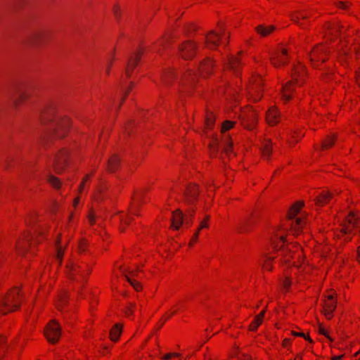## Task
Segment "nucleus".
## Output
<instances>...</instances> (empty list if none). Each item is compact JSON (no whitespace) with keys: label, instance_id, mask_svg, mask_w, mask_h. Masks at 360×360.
I'll list each match as a JSON object with an SVG mask.
<instances>
[{"label":"nucleus","instance_id":"f257e3e1","mask_svg":"<svg viewBox=\"0 0 360 360\" xmlns=\"http://www.w3.org/2000/svg\"><path fill=\"white\" fill-rule=\"evenodd\" d=\"M42 124L47 125V131L44 141H48L53 137L61 138L67 133L70 122L68 117L56 115L55 108L52 104L45 105L40 112Z\"/></svg>","mask_w":360,"mask_h":360},{"label":"nucleus","instance_id":"f03ea898","mask_svg":"<svg viewBox=\"0 0 360 360\" xmlns=\"http://www.w3.org/2000/svg\"><path fill=\"white\" fill-rule=\"evenodd\" d=\"M20 290L15 288L10 291V292L4 297L0 302V311L3 314L18 309L20 306L18 302Z\"/></svg>","mask_w":360,"mask_h":360},{"label":"nucleus","instance_id":"7ed1b4c3","mask_svg":"<svg viewBox=\"0 0 360 360\" xmlns=\"http://www.w3.org/2000/svg\"><path fill=\"white\" fill-rule=\"evenodd\" d=\"M304 206L303 201H299L295 203L290 209L288 213V217L290 220H292V227L295 234L297 233L300 229H301L304 224V221L301 218H296L295 216L299 213L300 209Z\"/></svg>","mask_w":360,"mask_h":360},{"label":"nucleus","instance_id":"20e7f679","mask_svg":"<svg viewBox=\"0 0 360 360\" xmlns=\"http://www.w3.org/2000/svg\"><path fill=\"white\" fill-rule=\"evenodd\" d=\"M60 335V327L55 320H52L47 324L44 330V335L49 342L52 344L56 343L58 341Z\"/></svg>","mask_w":360,"mask_h":360},{"label":"nucleus","instance_id":"39448f33","mask_svg":"<svg viewBox=\"0 0 360 360\" xmlns=\"http://www.w3.org/2000/svg\"><path fill=\"white\" fill-rule=\"evenodd\" d=\"M271 63L275 68L288 63V50L284 48L275 51L270 57Z\"/></svg>","mask_w":360,"mask_h":360},{"label":"nucleus","instance_id":"423d86ee","mask_svg":"<svg viewBox=\"0 0 360 360\" xmlns=\"http://www.w3.org/2000/svg\"><path fill=\"white\" fill-rule=\"evenodd\" d=\"M67 274L70 279L76 282H82L84 280V275L81 271L80 266L74 262H70L66 265Z\"/></svg>","mask_w":360,"mask_h":360},{"label":"nucleus","instance_id":"0eeeda50","mask_svg":"<svg viewBox=\"0 0 360 360\" xmlns=\"http://www.w3.org/2000/svg\"><path fill=\"white\" fill-rule=\"evenodd\" d=\"M327 55V50L321 44L316 46L311 51L309 57L311 61L314 63L315 62H324L326 60V56Z\"/></svg>","mask_w":360,"mask_h":360},{"label":"nucleus","instance_id":"6e6552de","mask_svg":"<svg viewBox=\"0 0 360 360\" xmlns=\"http://www.w3.org/2000/svg\"><path fill=\"white\" fill-rule=\"evenodd\" d=\"M262 86V78L257 75L253 78L252 84L249 88L248 93L255 101H257L261 98L260 89Z\"/></svg>","mask_w":360,"mask_h":360},{"label":"nucleus","instance_id":"1a4fd4ad","mask_svg":"<svg viewBox=\"0 0 360 360\" xmlns=\"http://www.w3.org/2000/svg\"><path fill=\"white\" fill-rule=\"evenodd\" d=\"M68 151L65 149L61 150L54 158L53 165L56 172H62L67 162Z\"/></svg>","mask_w":360,"mask_h":360},{"label":"nucleus","instance_id":"9d476101","mask_svg":"<svg viewBox=\"0 0 360 360\" xmlns=\"http://www.w3.org/2000/svg\"><path fill=\"white\" fill-rule=\"evenodd\" d=\"M224 34V29L223 27H220V34H217L213 31L210 32L205 38L207 46L210 49L217 47L221 39V36Z\"/></svg>","mask_w":360,"mask_h":360},{"label":"nucleus","instance_id":"9b49d317","mask_svg":"<svg viewBox=\"0 0 360 360\" xmlns=\"http://www.w3.org/2000/svg\"><path fill=\"white\" fill-rule=\"evenodd\" d=\"M195 49V44L191 41H186L179 47V52L182 58L190 59L194 56Z\"/></svg>","mask_w":360,"mask_h":360},{"label":"nucleus","instance_id":"f8f14e48","mask_svg":"<svg viewBox=\"0 0 360 360\" xmlns=\"http://www.w3.org/2000/svg\"><path fill=\"white\" fill-rule=\"evenodd\" d=\"M47 32L46 30H34L27 37L26 42L30 44H37L38 43L45 40Z\"/></svg>","mask_w":360,"mask_h":360},{"label":"nucleus","instance_id":"ddd939ff","mask_svg":"<svg viewBox=\"0 0 360 360\" xmlns=\"http://www.w3.org/2000/svg\"><path fill=\"white\" fill-rule=\"evenodd\" d=\"M143 52L139 51L137 53H134L130 56L127 63V67L125 69V74L127 77H129L132 70L135 68L137 63H139Z\"/></svg>","mask_w":360,"mask_h":360},{"label":"nucleus","instance_id":"4468645a","mask_svg":"<svg viewBox=\"0 0 360 360\" xmlns=\"http://www.w3.org/2000/svg\"><path fill=\"white\" fill-rule=\"evenodd\" d=\"M336 308V302L334 300L333 295H329L325 302L324 305V314L327 319H330L332 317L333 312Z\"/></svg>","mask_w":360,"mask_h":360},{"label":"nucleus","instance_id":"2eb2a0df","mask_svg":"<svg viewBox=\"0 0 360 360\" xmlns=\"http://www.w3.org/2000/svg\"><path fill=\"white\" fill-rule=\"evenodd\" d=\"M349 217V218L348 219V224L345 225L342 229V232L345 236V240L350 239V238L348 236V234L352 233L353 228L357 227V223L356 221L357 219L355 217L354 214L351 212Z\"/></svg>","mask_w":360,"mask_h":360},{"label":"nucleus","instance_id":"dca6fc26","mask_svg":"<svg viewBox=\"0 0 360 360\" xmlns=\"http://www.w3.org/2000/svg\"><path fill=\"white\" fill-rule=\"evenodd\" d=\"M285 240L283 236L276 237L274 239H272V245L274 248L277 251H281L283 256H286L288 252L290 253V250L284 246Z\"/></svg>","mask_w":360,"mask_h":360},{"label":"nucleus","instance_id":"f3484780","mask_svg":"<svg viewBox=\"0 0 360 360\" xmlns=\"http://www.w3.org/2000/svg\"><path fill=\"white\" fill-rule=\"evenodd\" d=\"M333 193L332 192L323 191L315 198V204L316 206H323L329 203L330 200L333 199Z\"/></svg>","mask_w":360,"mask_h":360},{"label":"nucleus","instance_id":"a211bd4d","mask_svg":"<svg viewBox=\"0 0 360 360\" xmlns=\"http://www.w3.org/2000/svg\"><path fill=\"white\" fill-rule=\"evenodd\" d=\"M198 189L195 185H189L184 192L186 201L188 203H192L197 198Z\"/></svg>","mask_w":360,"mask_h":360},{"label":"nucleus","instance_id":"6ab92c4d","mask_svg":"<svg viewBox=\"0 0 360 360\" xmlns=\"http://www.w3.org/2000/svg\"><path fill=\"white\" fill-rule=\"evenodd\" d=\"M172 226L176 230H178L181 225L184 223V214L180 210H176L172 214Z\"/></svg>","mask_w":360,"mask_h":360},{"label":"nucleus","instance_id":"aec40b11","mask_svg":"<svg viewBox=\"0 0 360 360\" xmlns=\"http://www.w3.org/2000/svg\"><path fill=\"white\" fill-rule=\"evenodd\" d=\"M33 239V236L29 233H25L24 238L22 240H19L16 243V250L18 252H24L26 247L24 243H30Z\"/></svg>","mask_w":360,"mask_h":360},{"label":"nucleus","instance_id":"412c9836","mask_svg":"<svg viewBox=\"0 0 360 360\" xmlns=\"http://www.w3.org/2000/svg\"><path fill=\"white\" fill-rule=\"evenodd\" d=\"M293 81L288 82L282 86V97L283 99L285 100V101H289L292 98L291 93L293 91Z\"/></svg>","mask_w":360,"mask_h":360},{"label":"nucleus","instance_id":"4be33fe9","mask_svg":"<svg viewBox=\"0 0 360 360\" xmlns=\"http://www.w3.org/2000/svg\"><path fill=\"white\" fill-rule=\"evenodd\" d=\"M266 120L270 124H275L278 122V112L276 109L271 108L266 113Z\"/></svg>","mask_w":360,"mask_h":360},{"label":"nucleus","instance_id":"5701e85b","mask_svg":"<svg viewBox=\"0 0 360 360\" xmlns=\"http://www.w3.org/2000/svg\"><path fill=\"white\" fill-rule=\"evenodd\" d=\"M275 27L273 25H271L269 27H264L262 25H258L255 30L262 37L267 36L271 32L274 30Z\"/></svg>","mask_w":360,"mask_h":360},{"label":"nucleus","instance_id":"b1692460","mask_svg":"<svg viewBox=\"0 0 360 360\" xmlns=\"http://www.w3.org/2000/svg\"><path fill=\"white\" fill-rule=\"evenodd\" d=\"M122 333V326L116 324L110 331V338L112 341H117Z\"/></svg>","mask_w":360,"mask_h":360},{"label":"nucleus","instance_id":"393cba45","mask_svg":"<svg viewBox=\"0 0 360 360\" xmlns=\"http://www.w3.org/2000/svg\"><path fill=\"white\" fill-rule=\"evenodd\" d=\"M120 160L118 157L116 155H112L109 160H108V169L110 172H114L119 165Z\"/></svg>","mask_w":360,"mask_h":360},{"label":"nucleus","instance_id":"a878e982","mask_svg":"<svg viewBox=\"0 0 360 360\" xmlns=\"http://www.w3.org/2000/svg\"><path fill=\"white\" fill-rule=\"evenodd\" d=\"M213 65L212 61H211L210 59H207L205 61L201 63L200 67V71L202 74L203 72L205 73H210V70Z\"/></svg>","mask_w":360,"mask_h":360},{"label":"nucleus","instance_id":"bb28decb","mask_svg":"<svg viewBox=\"0 0 360 360\" xmlns=\"http://www.w3.org/2000/svg\"><path fill=\"white\" fill-rule=\"evenodd\" d=\"M240 64V60L233 56H230L228 59V65L230 69L234 72H237L238 66Z\"/></svg>","mask_w":360,"mask_h":360},{"label":"nucleus","instance_id":"cd10ccee","mask_svg":"<svg viewBox=\"0 0 360 360\" xmlns=\"http://www.w3.org/2000/svg\"><path fill=\"white\" fill-rule=\"evenodd\" d=\"M272 153L271 143L270 141L264 143L262 153L264 157L269 158Z\"/></svg>","mask_w":360,"mask_h":360},{"label":"nucleus","instance_id":"c85d7f7f","mask_svg":"<svg viewBox=\"0 0 360 360\" xmlns=\"http://www.w3.org/2000/svg\"><path fill=\"white\" fill-rule=\"evenodd\" d=\"M335 139L336 136L335 134L328 136L327 139L324 141L322 143V148L326 149L332 146L335 142Z\"/></svg>","mask_w":360,"mask_h":360},{"label":"nucleus","instance_id":"c756f323","mask_svg":"<svg viewBox=\"0 0 360 360\" xmlns=\"http://www.w3.org/2000/svg\"><path fill=\"white\" fill-rule=\"evenodd\" d=\"M231 146H232V143H231L229 138V137L225 138L224 143H223L222 149L226 155H229V153H231Z\"/></svg>","mask_w":360,"mask_h":360},{"label":"nucleus","instance_id":"7c9ffc66","mask_svg":"<svg viewBox=\"0 0 360 360\" xmlns=\"http://www.w3.org/2000/svg\"><path fill=\"white\" fill-rule=\"evenodd\" d=\"M251 223L252 222L249 219L243 220L238 228V231L241 233L247 231L248 230V226H250Z\"/></svg>","mask_w":360,"mask_h":360},{"label":"nucleus","instance_id":"2f4dec72","mask_svg":"<svg viewBox=\"0 0 360 360\" xmlns=\"http://www.w3.org/2000/svg\"><path fill=\"white\" fill-rule=\"evenodd\" d=\"M124 277L126 278L127 281L133 286V288L136 291H139L141 289V285L139 282L136 281L135 280L131 279L127 274H124Z\"/></svg>","mask_w":360,"mask_h":360},{"label":"nucleus","instance_id":"473e14b6","mask_svg":"<svg viewBox=\"0 0 360 360\" xmlns=\"http://www.w3.org/2000/svg\"><path fill=\"white\" fill-rule=\"evenodd\" d=\"M64 254V250L63 248L58 245L57 249H56V259L58 260L59 265H61L62 264V259Z\"/></svg>","mask_w":360,"mask_h":360},{"label":"nucleus","instance_id":"72a5a7b5","mask_svg":"<svg viewBox=\"0 0 360 360\" xmlns=\"http://www.w3.org/2000/svg\"><path fill=\"white\" fill-rule=\"evenodd\" d=\"M49 181L53 187L56 188H58L60 186L59 179L52 175L49 176Z\"/></svg>","mask_w":360,"mask_h":360},{"label":"nucleus","instance_id":"f704fd0d","mask_svg":"<svg viewBox=\"0 0 360 360\" xmlns=\"http://www.w3.org/2000/svg\"><path fill=\"white\" fill-rule=\"evenodd\" d=\"M210 148L213 151L217 152L220 148V142L217 137H215L212 142L210 144Z\"/></svg>","mask_w":360,"mask_h":360},{"label":"nucleus","instance_id":"c9c22d12","mask_svg":"<svg viewBox=\"0 0 360 360\" xmlns=\"http://www.w3.org/2000/svg\"><path fill=\"white\" fill-rule=\"evenodd\" d=\"M300 18L306 19V18H307V15H304V14H302L300 12H299L297 13V15H291L292 20H293L295 23H297L299 25H301V24L299 22V20Z\"/></svg>","mask_w":360,"mask_h":360},{"label":"nucleus","instance_id":"e433bc0d","mask_svg":"<svg viewBox=\"0 0 360 360\" xmlns=\"http://www.w3.org/2000/svg\"><path fill=\"white\" fill-rule=\"evenodd\" d=\"M234 125V122H231V121H229V120H226L224 122L223 125H222V127H221V131L224 133L226 131L230 129L231 128H232Z\"/></svg>","mask_w":360,"mask_h":360},{"label":"nucleus","instance_id":"4c0bfd02","mask_svg":"<svg viewBox=\"0 0 360 360\" xmlns=\"http://www.w3.org/2000/svg\"><path fill=\"white\" fill-rule=\"evenodd\" d=\"M214 119L212 114L207 115L205 120V124L207 128H212L214 124Z\"/></svg>","mask_w":360,"mask_h":360},{"label":"nucleus","instance_id":"58836bf2","mask_svg":"<svg viewBox=\"0 0 360 360\" xmlns=\"http://www.w3.org/2000/svg\"><path fill=\"white\" fill-rule=\"evenodd\" d=\"M247 119H250L251 123H250V124L246 126V127H248L249 129H252L253 128V126H254V124L255 123V120H256L255 115L254 114V112H252L251 115H248Z\"/></svg>","mask_w":360,"mask_h":360},{"label":"nucleus","instance_id":"ea45409f","mask_svg":"<svg viewBox=\"0 0 360 360\" xmlns=\"http://www.w3.org/2000/svg\"><path fill=\"white\" fill-rule=\"evenodd\" d=\"M196 77V75L195 73H194L192 71H189L188 72H187L186 74H185L184 77V79L187 82L188 80L191 79V82H193L194 80V79Z\"/></svg>","mask_w":360,"mask_h":360},{"label":"nucleus","instance_id":"a19ab883","mask_svg":"<svg viewBox=\"0 0 360 360\" xmlns=\"http://www.w3.org/2000/svg\"><path fill=\"white\" fill-rule=\"evenodd\" d=\"M174 77V75L172 72H167L163 77L162 80L163 82L167 84L169 82V81Z\"/></svg>","mask_w":360,"mask_h":360},{"label":"nucleus","instance_id":"79ce46f5","mask_svg":"<svg viewBox=\"0 0 360 360\" xmlns=\"http://www.w3.org/2000/svg\"><path fill=\"white\" fill-rule=\"evenodd\" d=\"M262 323L259 321L257 320L255 318L250 325V330H255L258 326Z\"/></svg>","mask_w":360,"mask_h":360},{"label":"nucleus","instance_id":"37998d69","mask_svg":"<svg viewBox=\"0 0 360 360\" xmlns=\"http://www.w3.org/2000/svg\"><path fill=\"white\" fill-rule=\"evenodd\" d=\"M18 101H22L24 99H25L27 96H28V94L27 92L24 91H20L18 92Z\"/></svg>","mask_w":360,"mask_h":360},{"label":"nucleus","instance_id":"c03bdc74","mask_svg":"<svg viewBox=\"0 0 360 360\" xmlns=\"http://www.w3.org/2000/svg\"><path fill=\"white\" fill-rule=\"evenodd\" d=\"M349 2L338 1V6L342 9H347L349 6Z\"/></svg>","mask_w":360,"mask_h":360},{"label":"nucleus","instance_id":"a18cd8bd","mask_svg":"<svg viewBox=\"0 0 360 360\" xmlns=\"http://www.w3.org/2000/svg\"><path fill=\"white\" fill-rule=\"evenodd\" d=\"M319 333L325 335L327 338H328L330 340H331L330 337L328 335L327 332L325 330V329L321 326H319Z\"/></svg>","mask_w":360,"mask_h":360},{"label":"nucleus","instance_id":"49530a36","mask_svg":"<svg viewBox=\"0 0 360 360\" xmlns=\"http://www.w3.org/2000/svg\"><path fill=\"white\" fill-rule=\"evenodd\" d=\"M134 307V304H130V305L129 307H127V308L125 311L126 314L128 316L131 315L133 314V308Z\"/></svg>","mask_w":360,"mask_h":360},{"label":"nucleus","instance_id":"de8ad7c7","mask_svg":"<svg viewBox=\"0 0 360 360\" xmlns=\"http://www.w3.org/2000/svg\"><path fill=\"white\" fill-rule=\"evenodd\" d=\"M208 219H209V216H207L205 220L201 221V223L200 224V227L198 230L200 231L202 229L207 227V221L208 220Z\"/></svg>","mask_w":360,"mask_h":360},{"label":"nucleus","instance_id":"09e8293b","mask_svg":"<svg viewBox=\"0 0 360 360\" xmlns=\"http://www.w3.org/2000/svg\"><path fill=\"white\" fill-rule=\"evenodd\" d=\"M179 354L178 353H169L166 355H165L162 357V359L164 360H169L172 356H179Z\"/></svg>","mask_w":360,"mask_h":360},{"label":"nucleus","instance_id":"8fccbe9b","mask_svg":"<svg viewBox=\"0 0 360 360\" xmlns=\"http://www.w3.org/2000/svg\"><path fill=\"white\" fill-rule=\"evenodd\" d=\"M199 232H200V231H199V230H197V231L195 232V233H194V235H193V238H191V243H190V245H191L194 242H195V241L197 240V239H198V238Z\"/></svg>","mask_w":360,"mask_h":360},{"label":"nucleus","instance_id":"3c124183","mask_svg":"<svg viewBox=\"0 0 360 360\" xmlns=\"http://www.w3.org/2000/svg\"><path fill=\"white\" fill-rule=\"evenodd\" d=\"M264 314H265V309L263 310L262 312H260L256 317L255 319L258 321H259L260 322H262V320H263V318L264 316Z\"/></svg>","mask_w":360,"mask_h":360},{"label":"nucleus","instance_id":"603ef678","mask_svg":"<svg viewBox=\"0 0 360 360\" xmlns=\"http://www.w3.org/2000/svg\"><path fill=\"white\" fill-rule=\"evenodd\" d=\"M291 285V281L288 278H286L283 281V287L288 289Z\"/></svg>","mask_w":360,"mask_h":360},{"label":"nucleus","instance_id":"864d4df0","mask_svg":"<svg viewBox=\"0 0 360 360\" xmlns=\"http://www.w3.org/2000/svg\"><path fill=\"white\" fill-rule=\"evenodd\" d=\"M89 176L87 175L86 176V177L83 179L82 182L80 184V191L83 189L84 188V182L89 179Z\"/></svg>","mask_w":360,"mask_h":360},{"label":"nucleus","instance_id":"5fc2aeb1","mask_svg":"<svg viewBox=\"0 0 360 360\" xmlns=\"http://www.w3.org/2000/svg\"><path fill=\"white\" fill-rule=\"evenodd\" d=\"M292 333L294 336L304 337V333H297V332L292 331Z\"/></svg>","mask_w":360,"mask_h":360},{"label":"nucleus","instance_id":"6e6d98bb","mask_svg":"<svg viewBox=\"0 0 360 360\" xmlns=\"http://www.w3.org/2000/svg\"><path fill=\"white\" fill-rule=\"evenodd\" d=\"M264 268L266 269V270H271V266L270 264H269L268 261L266 262L264 266Z\"/></svg>","mask_w":360,"mask_h":360},{"label":"nucleus","instance_id":"4d7b16f0","mask_svg":"<svg viewBox=\"0 0 360 360\" xmlns=\"http://www.w3.org/2000/svg\"><path fill=\"white\" fill-rule=\"evenodd\" d=\"M122 223L124 224H128L129 223L130 219L129 218L122 219Z\"/></svg>","mask_w":360,"mask_h":360},{"label":"nucleus","instance_id":"13d9d810","mask_svg":"<svg viewBox=\"0 0 360 360\" xmlns=\"http://www.w3.org/2000/svg\"><path fill=\"white\" fill-rule=\"evenodd\" d=\"M111 65H112V61H110L109 64H108V66L107 67V68L105 70V72H106L107 75H108L109 72H110V69Z\"/></svg>","mask_w":360,"mask_h":360},{"label":"nucleus","instance_id":"bf43d9fd","mask_svg":"<svg viewBox=\"0 0 360 360\" xmlns=\"http://www.w3.org/2000/svg\"><path fill=\"white\" fill-rule=\"evenodd\" d=\"M343 357V355L333 356L332 360H340Z\"/></svg>","mask_w":360,"mask_h":360},{"label":"nucleus","instance_id":"052dcab7","mask_svg":"<svg viewBox=\"0 0 360 360\" xmlns=\"http://www.w3.org/2000/svg\"><path fill=\"white\" fill-rule=\"evenodd\" d=\"M118 7L117 6H115L114 8V14L118 18Z\"/></svg>","mask_w":360,"mask_h":360},{"label":"nucleus","instance_id":"680f3d73","mask_svg":"<svg viewBox=\"0 0 360 360\" xmlns=\"http://www.w3.org/2000/svg\"><path fill=\"white\" fill-rule=\"evenodd\" d=\"M305 340H308L309 342H313L312 340L311 339V338L309 336V335H304V337H303Z\"/></svg>","mask_w":360,"mask_h":360},{"label":"nucleus","instance_id":"e2e57ef3","mask_svg":"<svg viewBox=\"0 0 360 360\" xmlns=\"http://www.w3.org/2000/svg\"><path fill=\"white\" fill-rule=\"evenodd\" d=\"M89 220L91 224L94 223V217L91 214L89 216Z\"/></svg>","mask_w":360,"mask_h":360},{"label":"nucleus","instance_id":"0e129e2a","mask_svg":"<svg viewBox=\"0 0 360 360\" xmlns=\"http://www.w3.org/2000/svg\"><path fill=\"white\" fill-rule=\"evenodd\" d=\"M185 223L189 226L191 224V220H188V219H185Z\"/></svg>","mask_w":360,"mask_h":360},{"label":"nucleus","instance_id":"69168bd1","mask_svg":"<svg viewBox=\"0 0 360 360\" xmlns=\"http://www.w3.org/2000/svg\"><path fill=\"white\" fill-rule=\"evenodd\" d=\"M342 57H346L347 56V53L346 51H342Z\"/></svg>","mask_w":360,"mask_h":360},{"label":"nucleus","instance_id":"338daca9","mask_svg":"<svg viewBox=\"0 0 360 360\" xmlns=\"http://www.w3.org/2000/svg\"><path fill=\"white\" fill-rule=\"evenodd\" d=\"M129 274L131 275V276H136V273L134 271H129Z\"/></svg>","mask_w":360,"mask_h":360},{"label":"nucleus","instance_id":"774afa93","mask_svg":"<svg viewBox=\"0 0 360 360\" xmlns=\"http://www.w3.org/2000/svg\"><path fill=\"white\" fill-rule=\"evenodd\" d=\"M302 359V357L300 356H297L296 358H295V360H301Z\"/></svg>","mask_w":360,"mask_h":360}]
</instances>
